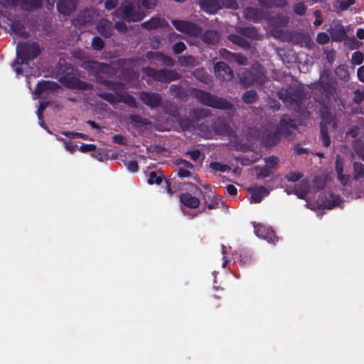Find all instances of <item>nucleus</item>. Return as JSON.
<instances>
[{
	"instance_id": "nucleus-1",
	"label": "nucleus",
	"mask_w": 364,
	"mask_h": 364,
	"mask_svg": "<svg viewBox=\"0 0 364 364\" xmlns=\"http://www.w3.org/2000/svg\"><path fill=\"white\" fill-rule=\"evenodd\" d=\"M83 68L94 75L98 83L103 85L111 91H124L125 89V85L123 82L103 77L102 75L111 76L114 74V70L109 64L96 60H88L84 62Z\"/></svg>"
},
{
	"instance_id": "nucleus-2",
	"label": "nucleus",
	"mask_w": 364,
	"mask_h": 364,
	"mask_svg": "<svg viewBox=\"0 0 364 364\" xmlns=\"http://www.w3.org/2000/svg\"><path fill=\"white\" fill-rule=\"evenodd\" d=\"M265 81L264 68L260 65L252 67L250 70H245L240 76V83L245 88L262 86Z\"/></svg>"
},
{
	"instance_id": "nucleus-3",
	"label": "nucleus",
	"mask_w": 364,
	"mask_h": 364,
	"mask_svg": "<svg viewBox=\"0 0 364 364\" xmlns=\"http://www.w3.org/2000/svg\"><path fill=\"white\" fill-rule=\"evenodd\" d=\"M74 68H67L63 73H59V81L67 88L81 91L92 90V85L81 80L73 74Z\"/></svg>"
},
{
	"instance_id": "nucleus-4",
	"label": "nucleus",
	"mask_w": 364,
	"mask_h": 364,
	"mask_svg": "<svg viewBox=\"0 0 364 364\" xmlns=\"http://www.w3.org/2000/svg\"><path fill=\"white\" fill-rule=\"evenodd\" d=\"M114 14L124 21L130 22H136L142 20L145 17L144 11L140 10V8L136 9L130 1H124L117 9L114 11Z\"/></svg>"
},
{
	"instance_id": "nucleus-5",
	"label": "nucleus",
	"mask_w": 364,
	"mask_h": 364,
	"mask_svg": "<svg viewBox=\"0 0 364 364\" xmlns=\"http://www.w3.org/2000/svg\"><path fill=\"white\" fill-rule=\"evenodd\" d=\"M201 104L224 110H231L232 104L228 100L218 97L211 92H191Z\"/></svg>"
},
{
	"instance_id": "nucleus-6",
	"label": "nucleus",
	"mask_w": 364,
	"mask_h": 364,
	"mask_svg": "<svg viewBox=\"0 0 364 364\" xmlns=\"http://www.w3.org/2000/svg\"><path fill=\"white\" fill-rule=\"evenodd\" d=\"M143 73L154 81L169 83L179 80L181 75L174 70L156 69L151 67L143 68Z\"/></svg>"
},
{
	"instance_id": "nucleus-7",
	"label": "nucleus",
	"mask_w": 364,
	"mask_h": 364,
	"mask_svg": "<svg viewBox=\"0 0 364 364\" xmlns=\"http://www.w3.org/2000/svg\"><path fill=\"white\" fill-rule=\"evenodd\" d=\"M41 53V48L37 43L26 41L17 45V56L21 63L28 64V61L36 58Z\"/></svg>"
},
{
	"instance_id": "nucleus-8",
	"label": "nucleus",
	"mask_w": 364,
	"mask_h": 364,
	"mask_svg": "<svg viewBox=\"0 0 364 364\" xmlns=\"http://www.w3.org/2000/svg\"><path fill=\"white\" fill-rule=\"evenodd\" d=\"M244 15L246 18L250 19L254 22H259L262 20H267V24L269 26L267 34L273 36V18L271 14L264 9H257L255 7H247L244 10Z\"/></svg>"
},
{
	"instance_id": "nucleus-9",
	"label": "nucleus",
	"mask_w": 364,
	"mask_h": 364,
	"mask_svg": "<svg viewBox=\"0 0 364 364\" xmlns=\"http://www.w3.org/2000/svg\"><path fill=\"white\" fill-rule=\"evenodd\" d=\"M99 95L112 105L124 102L129 107H137L136 99L128 92H100Z\"/></svg>"
},
{
	"instance_id": "nucleus-10",
	"label": "nucleus",
	"mask_w": 364,
	"mask_h": 364,
	"mask_svg": "<svg viewBox=\"0 0 364 364\" xmlns=\"http://www.w3.org/2000/svg\"><path fill=\"white\" fill-rule=\"evenodd\" d=\"M300 177L299 173H294L289 175L287 178L289 184L287 185L286 191L288 194L294 193L299 198H304L308 193L309 188L305 182L295 183Z\"/></svg>"
},
{
	"instance_id": "nucleus-11",
	"label": "nucleus",
	"mask_w": 364,
	"mask_h": 364,
	"mask_svg": "<svg viewBox=\"0 0 364 364\" xmlns=\"http://www.w3.org/2000/svg\"><path fill=\"white\" fill-rule=\"evenodd\" d=\"M171 23L176 30L190 36L199 37L203 32L200 26L189 21L174 19L171 21Z\"/></svg>"
},
{
	"instance_id": "nucleus-12",
	"label": "nucleus",
	"mask_w": 364,
	"mask_h": 364,
	"mask_svg": "<svg viewBox=\"0 0 364 364\" xmlns=\"http://www.w3.org/2000/svg\"><path fill=\"white\" fill-rule=\"evenodd\" d=\"M214 73L216 77L222 81H230L234 77L232 70L223 61L215 63Z\"/></svg>"
},
{
	"instance_id": "nucleus-13",
	"label": "nucleus",
	"mask_w": 364,
	"mask_h": 364,
	"mask_svg": "<svg viewBox=\"0 0 364 364\" xmlns=\"http://www.w3.org/2000/svg\"><path fill=\"white\" fill-rule=\"evenodd\" d=\"M139 98L147 106L151 108L163 107V102L161 95L158 92H139Z\"/></svg>"
},
{
	"instance_id": "nucleus-14",
	"label": "nucleus",
	"mask_w": 364,
	"mask_h": 364,
	"mask_svg": "<svg viewBox=\"0 0 364 364\" xmlns=\"http://www.w3.org/2000/svg\"><path fill=\"white\" fill-rule=\"evenodd\" d=\"M332 123V127L333 128L336 127V122H333L331 115L328 113H324L322 115V122L321 124V134L322 143L323 146H328L331 144V139L327 133V125H331Z\"/></svg>"
},
{
	"instance_id": "nucleus-15",
	"label": "nucleus",
	"mask_w": 364,
	"mask_h": 364,
	"mask_svg": "<svg viewBox=\"0 0 364 364\" xmlns=\"http://www.w3.org/2000/svg\"><path fill=\"white\" fill-rule=\"evenodd\" d=\"M247 191L251 195L250 201L251 203H260L262 199L268 196L270 191L264 186L248 187Z\"/></svg>"
},
{
	"instance_id": "nucleus-16",
	"label": "nucleus",
	"mask_w": 364,
	"mask_h": 364,
	"mask_svg": "<svg viewBox=\"0 0 364 364\" xmlns=\"http://www.w3.org/2000/svg\"><path fill=\"white\" fill-rule=\"evenodd\" d=\"M148 60H154L161 63V65L172 68L175 65V60L171 56L157 51H148L146 54Z\"/></svg>"
},
{
	"instance_id": "nucleus-17",
	"label": "nucleus",
	"mask_w": 364,
	"mask_h": 364,
	"mask_svg": "<svg viewBox=\"0 0 364 364\" xmlns=\"http://www.w3.org/2000/svg\"><path fill=\"white\" fill-rule=\"evenodd\" d=\"M168 26V23L167 21L165 18L160 17L159 16L151 17L149 20L144 21L141 23V27L148 31L157 28H164Z\"/></svg>"
},
{
	"instance_id": "nucleus-18",
	"label": "nucleus",
	"mask_w": 364,
	"mask_h": 364,
	"mask_svg": "<svg viewBox=\"0 0 364 364\" xmlns=\"http://www.w3.org/2000/svg\"><path fill=\"white\" fill-rule=\"evenodd\" d=\"M55 92H33V100H40V104L37 109L38 112H43L46 107L53 105L52 97L50 94Z\"/></svg>"
},
{
	"instance_id": "nucleus-19",
	"label": "nucleus",
	"mask_w": 364,
	"mask_h": 364,
	"mask_svg": "<svg viewBox=\"0 0 364 364\" xmlns=\"http://www.w3.org/2000/svg\"><path fill=\"white\" fill-rule=\"evenodd\" d=\"M254 232L256 235L270 242L273 240V229L264 224L258 223L254 225Z\"/></svg>"
},
{
	"instance_id": "nucleus-20",
	"label": "nucleus",
	"mask_w": 364,
	"mask_h": 364,
	"mask_svg": "<svg viewBox=\"0 0 364 364\" xmlns=\"http://www.w3.org/2000/svg\"><path fill=\"white\" fill-rule=\"evenodd\" d=\"M56 6L60 14L69 16L75 10L77 4L75 0H58Z\"/></svg>"
},
{
	"instance_id": "nucleus-21",
	"label": "nucleus",
	"mask_w": 364,
	"mask_h": 364,
	"mask_svg": "<svg viewBox=\"0 0 364 364\" xmlns=\"http://www.w3.org/2000/svg\"><path fill=\"white\" fill-rule=\"evenodd\" d=\"M328 32L330 33L332 40L334 41H342L346 36L344 26L339 23H336L331 26L328 29Z\"/></svg>"
},
{
	"instance_id": "nucleus-22",
	"label": "nucleus",
	"mask_w": 364,
	"mask_h": 364,
	"mask_svg": "<svg viewBox=\"0 0 364 364\" xmlns=\"http://www.w3.org/2000/svg\"><path fill=\"white\" fill-rule=\"evenodd\" d=\"M97 32L104 38H109L112 36L113 29L112 22L107 19H101L97 24Z\"/></svg>"
},
{
	"instance_id": "nucleus-23",
	"label": "nucleus",
	"mask_w": 364,
	"mask_h": 364,
	"mask_svg": "<svg viewBox=\"0 0 364 364\" xmlns=\"http://www.w3.org/2000/svg\"><path fill=\"white\" fill-rule=\"evenodd\" d=\"M179 198L184 206L192 209L198 208L200 203L199 198L188 192L181 193Z\"/></svg>"
},
{
	"instance_id": "nucleus-24",
	"label": "nucleus",
	"mask_w": 364,
	"mask_h": 364,
	"mask_svg": "<svg viewBox=\"0 0 364 364\" xmlns=\"http://www.w3.org/2000/svg\"><path fill=\"white\" fill-rule=\"evenodd\" d=\"M220 33L218 31L210 29L200 36L202 41L208 45H216L220 39Z\"/></svg>"
},
{
	"instance_id": "nucleus-25",
	"label": "nucleus",
	"mask_w": 364,
	"mask_h": 364,
	"mask_svg": "<svg viewBox=\"0 0 364 364\" xmlns=\"http://www.w3.org/2000/svg\"><path fill=\"white\" fill-rule=\"evenodd\" d=\"M289 22V18L285 15H278L277 18L274 17V25L276 23L278 24L279 26L284 27L287 25ZM274 38H281L282 41H285L287 39V36L285 33H283L282 31L276 30V26H274Z\"/></svg>"
},
{
	"instance_id": "nucleus-26",
	"label": "nucleus",
	"mask_w": 364,
	"mask_h": 364,
	"mask_svg": "<svg viewBox=\"0 0 364 364\" xmlns=\"http://www.w3.org/2000/svg\"><path fill=\"white\" fill-rule=\"evenodd\" d=\"M237 33L251 40H259L258 30L253 26H240L236 28Z\"/></svg>"
},
{
	"instance_id": "nucleus-27",
	"label": "nucleus",
	"mask_w": 364,
	"mask_h": 364,
	"mask_svg": "<svg viewBox=\"0 0 364 364\" xmlns=\"http://www.w3.org/2000/svg\"><path fill=\"white\" fill-rule=\"evenodd\" d=\"M318 82L321 87L324 90L333 88L334 80L331 72L329 70H323L320 76Z\"/></svg>"
},
{
	"instance_id": "nucleus-28",
	"label": "nucleus",
	"mask_w": 364,
	"mask_h": 364,
	"mask_svg": "<svg viewBox=\"0 0 364 364\" xmlns=\"http://www.w3.org/2000/svg\"><path fill=\"white\" fill-rule=\"evenodd\" d=\"M95 16V11L92 9H85L79 13L76 17V21L80 25L90 24Z\"/></svg>"
},
{
	"instance_id": "nucleus-29",
	"label": "nucleus",
	"mask_w": 364,
	"mask_h": 364,
	"mask_svg": "<svg viewBox=\"0 0 364 364\" xmlns=\"http://www.w3.org/2000/svg\"><path fill=\"white\" fill-rule=\"evenodd\" d=\"M201 8L208 14H215L221 9L220 0H200Z\"/></svg>"
},
{
	"instance_id": "nucleus-30",
	"label": "nucleus",
	"mask_w": 364,
	"mask_h": 364,
	"mask_svg": "<svg viewBox=\"0 0 364 364\" xmlns=\"http://www.w3.org/2000/svg\"><path fill=\"white\" fill-rule=\"evenodd\" d=\"M213 130L216 134L228 136L231 134L232 129L229 124L222 121H217L212 125Z\"/></svg>"
},
{
	"instance_id": "nucleus-31",
	"label": "nucleus",
	"mask_w": 364,
	"mask_h": 364,
	"mask_svg": "<svg viewBox=\"0 0 364 364\" xmlns=\"http://www.w3.org/2000/svg\"><path fill=\"white\" fill-rule=\"evenodd\" d=\"M340 198L333 195H331L328 199L323 200L322 198L317 201V208L324 207L331 209L334 206L340 205Z\"/></svg>"
},
{
	"instance_id": "nucleus-32",
	"label": "nucleus",
	"mask_w": 364,
	"mask_h": 364,
	"mask_svg": "<svg viewBox=\"0 0 364 364\" xmlns=\"http://www.w3.org/2000/svg\"><path fill=\"white\" fill-rule=\"evenodd\" d=\"M178 61L181 66L188 68L196 67L199 63L198 58L191 55L178 56Z\"/></svg>"
},
{
	"instance_id": "nucleus-33",
	"label": "nucleus",
	"mask_w": 364,
	"mask_h": 364,
	"mask_svg": "<svg viewBox=\"0 0 364 364\" xmlns=\"http://www.w3.org/2000/svg\"><path fill=\"white\" fill-rule=\"evenodd\" d=\"M221 53L225 58L229 60H234L237 62L239 65L247 64V58L242 54L232 53L225 49H223Z\"/></svg>"
},
{
	"instance_id": "nucleus-34",
	"label": "nucleus",
	"mask_w": 364,
	"mask_h": 364,
	"mask_svg": "<svg viewBox=\"0 0 364 364\" xmlns=\"http://www.w3.org/2000/svg\"><path fill=\"white\" fill-rule=\"evenodd\" d=\"M59 87V85L55 82L41 80L38 82L35 91H57Z\"/></svg>"
},
{
	"instance_id": "nucleus-35",
	"label": "nucleus",
	"mask_w": 364,
	"mask_h": 364,
	"mask_svg": "<svg viewBox=\"0 0 364 364\" xmlns=\"http://www.w3.org/2000/svg\"><path fill=\"white\" fill-rule=\"evenodd\" d=\"M211 114L210 112L208 109L205 108H196L193 109L190 112V116L191 119L196 122H198L200 121L201 119H203L208 117H209Z\"/></svg>"
},
{
	"instance_id": "nucleus-36",
	"label": "nucleus",
	"mask_w": 364,
	"mask_h": 364,
	"mask_svg": "<svg viewBox=\"0 0 364 364\" xmlns=\"http://www.w3.org/2000/svg\"><path fill=\"white\" fill-rule=\"evenodd\" d=\"M13 3H18L24 9H38L42 6L43 0H11Z\"/></svg>"
},
{
	"instance_id": "nucleus-37",
	"label": "nucleus",
	"mask_w": 364,
	"mask_h": 364,
	"mask_svg": "<svg viewBox=\"0 0 364 364\" xmlns=\"http://www.w3.org/2000/svg\"><path fill=\"white\" fill-rule=\"evenodd\" d=\"M228 39L232 43L244 48L250 49L251 44L250 43L244 38V36L237 34H230L228 36Z\"/></svg>"
},
{
	"instance_id": "nucleus-38",
	"label": "nucleus",
	"mask_w": 364,
	"mask_h": 364,
	"mask_svg": "<svg viewBox=\"0 0 364 364\" xmlns=\"http://www.w3.org/2000/svg\"><path fill=\"white\" fill-rule=\"evenodd\" d=\"M129 122L134 127H142L150 124L146 118H143L138 114H130L129 116Z\"/></svg>"
},
{
	"instance_id": "nucleus-39",
	"label": "nucleus",
	"mask_w": 364,
	"mask_h": 364,
	"mask_svg": "<svg viewBox=\"0 0 364 364\" xmlns=\"http://www.w3.org/2000/svg\"><path fill=\"white\" fill-rule=\"evenodd\" d=\"M336 171L338 176V179L343 184H346L349 179V176H346L343 173V164L339 159H337L336 161Z\"/></svg>"
},
{
	"instance_id": "nucleus-40",
	"label": "nucleus",
	"mask_w": 364,
	"mask_h": 364,
	"mask_svg": "<svg viewBox=\"0 0 364 364\" xmlns=\"http://www.w3.org/2000/svg\"><path fill=\"white\" fill-rule=\"evenodd\" d=\"M164 178V177L161 172H156L154 171H152L149 173V178L147 179V183L150 185H159L161 183Z\"/></svg>"
},
{
	"instance_id": "nucleus-41",
	"label": "nucleus",
	"mask_w": 364,
	"mask_h": 364,
	"mask_svg": "<svg viewBox=\"0 0 364 364\" xmlns=\"http://www.w3.org/2000/svg\"><path fill=\"white\" fill-rule=\"evenodd\" d=\"M355 3V0H336L334 8L338 11H345Z\"/></svg>"
},
{
	"instance_id": "nucleus-42",
	"label": "nucleus",
	"mask_w": 364,
	"mask_h": 364,
	"mask_svg": "<svg viewBox=\"0 0 364 364\" xmlns=\"http://www.w3.org/2000/svg\"><path fill=\"white\" fill-rule=\"evenodd\" d=\"M11 30L18 35H23L26 33L25 26L23 24L18 20L14 21L11 23Z\"/></svg>"
},
{
	"instance_id": "nucleus-43",
	"label": "nucleus",
	"mask_w": 364,
	"mask_h": 364,
	"mask_svg": "<svg viewBox=\"0 0 364 364\" xmlns=\"http://www.w3.org/2000/svg\"><path fill=\"white\" fill-rule=\"evenodd\" d=\"M137 2L139 7H142L145 9H154L157 4L158 0H135Z\"/></svg>"
},
{
	"instance_id": "nucleus-44",
	"label": "nucleus",
	"mask_w": 364,
	"mask_h": 364,
	"mask_svg": "<svg viewBox=\"0 0 364 364\" xmlns=\"http://www.w3.org/2000/svg\"><path fill=\"white\" fill-rule=\"evenodd\" d=\"M91 46L93 50L100 51L105 47V42L100 37L95 36L92 40Z\"/></svg>"
},
{
	"instance_id": "nucleus-45",
	"label": "nucleus",
	"mask_w": 364,
	"mask_h": 364,
	"mask_svg": "<svg viewBox=\"0 0 364 364\" xmlns=\"http://www.w3.org/2000/svg\"><path fill=\"white\" fill-rule=\"evenodd\" d=\"M210 167L215 171H219V172H223V173L226 172L230 169V167L228 165L221 164L220 162H216V161L211 162L210 164Z\"/></svg>"
},
{
	"instance_id": "nucleus-46",
	"label": "nucleus",
	"mask_w": 364,
	"mask_h": 364,
	"mask_svg": "<svg viewBox=\"0 0 364 364\" xmlns=\"http://www.w3.org/2000/svg\"><path fill=\"white\" fill-rule=\"evenodd\" d=\"M354 178L355 179L364 177V165L360 163H354Z\"/></svg>"
},
{
	"instance_id": "nucleus-47",
	"label": "nucleus",
	"mask_w": 364,
	"mask_h": 364,
	"mask_svg": "<svg viewBox=\"0 0 364 364\" xmlns=\"http://www.w3.org/2000/svg\"><path fill=\"white\" fill-rule=\"evenodd\" d=\"M193 75L204 82H207L209 79V75L204 68L196 70L193 72Z\"/></svg>"
},
{
	"instance_id": "nucleus-48",
	"label": "nucleus",
	"mask_w": 364,
	"mask_h": 364,
	"mask_svg": "<svg viewBox=\"0 0 364 364\" xmlns=\"http://www.w3.org/2000/svg\"><path fill=\"white\" fill-rule=\"evenodd\" d=\"M293 11L296 14L303 16L306 11V6L303 2H296L293 6Z\"/></svg>"
},
{
	"instance_id": "nucleus-49",
	"label": "nucleus",
	"mask_w": 364,
	"mask_h": 364,
	"mask_svg": "<svg viewBox=\"0 0 364 364\" xmlns=\"http://www.w3.org/2000/svg\"><path fill=\"white\" fill-rule=\"evenodd\" d=\"M124 164L130 172L135 173L139 170L138 163L135 160H124Z\"/></svg>"
},
{
	"instance_id": "nucleus-50",
	"label": "nucleus",
	"mask_w": 364,
	"mask_h": 364,
	"mask_svg": "<svg viewBox=\"0 0 364 364\" xmlns=\"http://www.w3.org/2000/svg\"><path fill=\"white\" fill-rule=\"evenodd\" d=\"M63 134L70 139H83L87 140L88 137L86 134L80 132H63Z\"/></svg>"
},
{
	"instance_id": "nucleus-51",
	"label": "nucleus",
	"mask_w": 364,
	"mask_h": 364,
	"mask_svg": "<svg viewBox=\"0 0 364 364\" xmlns=\"http://www.w3.org/2000/svg\"><path fill=\"white\" fill-rule=\"evenodd\" d=\"M220 3L221 9L223 7L232 9H237L238 8V4L236 0H220Z\"/></svg>"
},
{
	"instance_id": "nucleus-52",
	"label": "nucleus",
	"mask_w": 364,
	"mask_h": 364,
	"mask_svg": "<svg viewBox=\"0 0 364 364\" xmlns=\"http://www.w3.org/2000/svg\"><path fill=\"white\" fill-rule=\"evenodd\" d=\"M363 54L360 51H356L352 54L351 63L354 65H360L363 63Z\"/></svg>"
},
{
	"instance_id": "nucleus-53",
	"label": "nucleus",
	"mask_w": 364,
	"mask_h": 364,
	"mask_svg": "<svg viewBox=\"0 0 364 364\" xmlns=\"http://www.w3.org/2000/svg\"><path fill=\"white\" fill-rule=\"evenodd\" d=\"M185 50H186V46L182 41L177 42L172 46V50L175 55L181 54Z\"/></svg>"
},
{
	"instance_id": "nucleus-54",
	"label": "nucleus",
	"mask_w": 364,
	"mask_h": 364,
	"mask_svg": "<svg viewBox=\"0 0 364 364\" xmlns=\"http://www.w3.org/2000/svg\"><path fill=\"white\" fill-rule=\"evenodd\" d=\"M257 98V92H244L242 100L246 103H252Z\"/></svg>"
},
{
	"instance_id": "nucleus-55",
	"label": "nucleus",
	"mask_w": 364,
	"mask_h": 364,
	"mask_svg": "<svg viewBox=\"0 0 364 364\" xmlns=\"http://www.w3.org/2000/svg\"><path fill=\"white\" fill-rule=\"evenodd\" d=\"M20 58H16V59L12 62L11 63V68L12 69L16 72L17 75H20L23 73V70L21 68V62H19Z\"/></svg>"
},
{
	"instance_id": "nucleus-56",
	"label": "nucleus",
	"mask_w": 364,
	"mask_h": 364,
	"mask_svg": "<svg viewBox=\"0 0 364 364\" xmlns=\"http://www.w3.org/2000/svg\"><path fill=\"white\" fill-rule=\"evenodd\" d=\"M114 27L116 30L121 33H126L128 31V27L124 21H117L114 23Z\"/></svg>"
},
{
	"instance_id": "nucleus-57",
	"label": "nucleus",
	"mask_w": 364,
	"mask_h": 364,
	"mask_svg": "<svg viewBox=\"0 0 364 364\" xmlns=\"http://www.w3.org/2000/svg\"><path fill=\"white\" fill-rule=\"evenodd\" d=\"M316 41L319 44H326L329 41V36L325 32H321L317 34Z\"/></svg>"
},
{
	"instance_id": "nucleus-58",
	"label": "nucleus",
	"mask_w": 364,
	"mask_h": 364,
	"mask_svg": "<svg viewBox=\"0 0 364 364\" xmlns=\"http://www.w3.org/2000/svg\"><path fill=\"white\" fill-rule=\"evenodd\" d=\"M213 198L211 199L210 203L205 199V203L207 205V208L210 210H213L219 208V203L217 200V198L215 195L213 196Z\"/></svg>"
},
{
	"instance_id": "nucleus-59",
	"label": "nucleus",
	"mask_w": 364,
	"mask_h": 364,
	"mask_svg": "<svg viewBox=\"0 0 364 364\" xmlns=\"http://www.w3.org/2000/svg\"><path fill=\"white\" fill-rule=\"evenodd\" d=\"M336 74L340 78L345 79L348 76V70L344 66H339L336 69Z\"/></svg>"
},
{
	"instance_id": "nucleus-60",
	"label": "nucleus",
	"mask_w": 364,
	"mask_h": 364,
	"mask_svg": "<svg viewBox=\"0 0 364 364\" xmlns=\"http://www.w3.org/2000/svg\"><path fill=\"white\" fill-rule=\"evenodd\" d=\"M79 150L83 153L94 151L96 150V146L92 144H83L80 146Z\"/></svg>"
},
{
	"instance_id": "nucleus-61",
	"label": "nucleus",
	"mask_w": 364,
	"mask_h": 364,
	"mask_svg": "<svg viewBox=\"0 0 364 364\" xmlns=\"http://www.w3.org/2000/svg\"><path fill=\"white\" fill-rule=\"evenodd\" d=\"M177 175L180 178H188L191 176L192 173L189 171V169L178 168Z\"/></svg>"
},
{
	"instance_id": "nucleus-62",
	"label": "nucleus",
	"mask_w": 364,
	"mask_h": 364,
	"mask_svg": "<svg viewBox=\"0 0 364 364\" xmlns=\"http://www.w3.org/2000/svg\"><path fill=\"white\" fill-rule=\"evenodd\" d=\"M112 141L117 144L124 145L126 144V139L120 134H115L112 136Z\"/></svg>"
},
{
	"instance_id": "nucleus-63",
	"label": "nucleus",
	"mask_w": 364,
	"mask_h": 364,
	"mask_svg": "<svg viewBox=\"0 0 364 364\" xmlns=\"http://www.w3.org/2000/svg\"><path fill=\"white\" fill-rule=\"evenodd\" d=\"M119 0H106L105 2V7L107 10L114 9L118 4Z\"/></svg>"
},
{
	"instance_id": "nucleus-64",
	"label": "nucleus",
	"mask_w": 364,
	"mask_h": 364,
	"mask_svg": "<svg viewBox=\"0 0 364 364\" xmlns=\"http://www.w3.org/2000/svg\"><path fill=\"white\" fill-rule=\"evenodd\" d=\"M186 155H189L191 156V159L196 161H197L200 156V151L199 150H193V151H188L186 153Z\"/></svg>"
}]
</instances>
